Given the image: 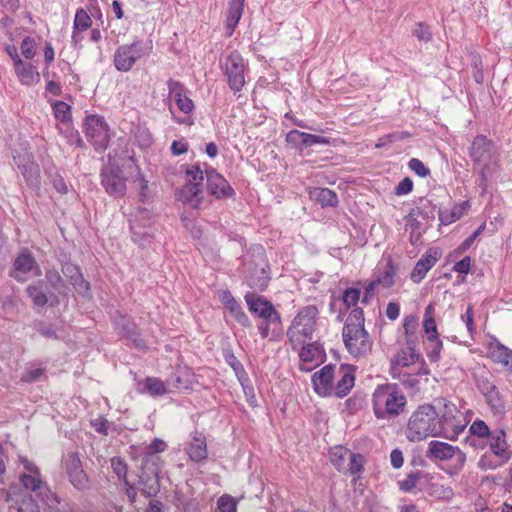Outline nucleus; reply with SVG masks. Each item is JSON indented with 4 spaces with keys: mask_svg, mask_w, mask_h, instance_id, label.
Instances as JSON below:
<instances>
[{
    "mask_svg": "<svg viewBox=\"0 0 512 512\" xmlns=\"http://www.w3.org/2000/svg\"><path fill=\"white\" fill-rule=\"evenodd\" d=\"M438 412L431 404H422L410 415L405 436L409 442H420L428 437H437Z\"/></svg>",
    "mask_w": 512,
    "mask_h": 512,
    "instance_id": "7ed1b4c3",
    "label": "nucleus"
},
{
    "mask_svg": "<svg viewBox=\"0 0 512 512\" xmlns=\"http://www.w3.org/2000/svg\"><path fill=\"white\" fill-rule=\"evenodd\" d=\"M45 283L48 287L53 290L56 295L62 294L66 289V284L61 276L60 272L54 268L46 269L45 271Z\"/></svg>",
    "mask_w": 512,
    "mask_h": 512,
    "instance_id": "f704fd0d",
    "label": "nucleus"
},
{
    "mask_svg": "<svg viewBox=\"0 0 512 512\" xmlns=\"http://www.w3.org/2000/svg\"><path fill=\"white\" fill-rule=\"evenodd\" d=\"M29 273H32L34 276H40L42 272L34 256L29 250L24 249L15 258L10 276L17 282L23 283L27 280Z\"/></svg>",
    "mask_w": 512,
    "mask_h": 512,
    "instance_id": "4468645a",
    "label": "nucleus"
},
{
    "mask_svg": "<svg viewBox=\"0 0 512 512\" xmlns=\"http://www.w3.org/2000/svg\"><path fill=\"white\" fill-rule=\"evenodd\" d=\"M314 332V322H293L287 330V336L293 346V349L300 345H306L312 340Z\"/></svg>",
    "mask_w": 512,
    "mask_h": 512,
    "instance_id": "5701e85b",
    "label": "nucleus"
},
{
    "mask_svg": "<svg viewBox=\"0 0 512 512\" xmlns=\"http://www.w3.org/2000/svg\"><path fill=\"white\" fill-rule=\"evenodd\" d=\"M396 276V269L395 267L392 265L391 262H389L383 272H381L379 274V276L377 277V281L379 282L380 285H382L383 287L385 288H389L391 287L393 284H394V278Z\"/></svg>",
    "mask_w": 512,
    "mask_h": 512,
    "instance_id": "a18cd8bd",
    "label": "nucleus"
},
{
    "mask_svg": "<svg viewBox=\"0 0 512 512\" xmlns=\"http://www.w3.org/2000/svg\"><path fill=\"white\" fill-rule=\"evenodd\" d=\"M361 291L358 288H348L342 295V301L347 308L355 307L360 300Z\"/></svg>",
    "mask_w": 512,
    "mask_h": 512,
    "instance_id": "603ef678",
    "label": "nucleus"
},
{
    "mask_svg": "<svg viewBox=\"0 0 512 512\" xmlns=\"http://www.w3.org/2000/svg\"><path fill=\"white\" fill-rule=\"evenodd\" d=\"M469 431L472 435L478 436L479 438H486L491 435L490 429L487 426V424L480 419L475 420L471 424Z\"/></svg>",
    "mask_w": 512,
    "mask_h": 512,
    "instance_id": "5fc2aeb1",
    "label": "nucleus"
},
{
    "mask_svg": "<svg viewBox=\"0 0 512 512\" xmlns=\"http://www.w3.org/2000/svg\"><path fill=\"white\" fill-rule=\"evenodd\" d=\"M379 282L375 280H371L369 282H365L363 285L364 294L361 299V303L368 304L371 299L375 296V292L377 287L379 286Z\"/></svg>",
    "mask_w": 512,
    "mask_h": 512,
    "instance_id": "680f3d73",
    "label": "nucleus"
},
{
    "mask_svg": "<svg viewBox=\"0 0 512 512\" xmlns=\"http://www.w3.org/2000/svg\"><path fill=\"white\" fill-rule=\"evenodd\" d=\"M20 481L24 488L31 492L41 491L43 487V482L40 479V474H22L20 476Z\"/></svg>",
    "mask_w": 512,
    "mask_h": 512,
    "instance_id": "a19ab883",
    "label": "nucleus"
},
{
    "mask_svg": "<svg viewBox=\"0 0 512 512\" xmlns=\"http://www.w3.org/2000/svg\"><path fill=\"white\" fill-rule=\"evenodd\" d=\"M155 218L146 208H138L130 215L129 227L132 241L139 247L148 246L154 238Z\"/></svg>",
    "mask_w": 512,
    "mask_h": 512,
    "instance_id": "0eeeda50",
    "label": "nucleus"
},
{
    "mask_svg": "<svg viewBox=\"0 0 512 512\" xmlns=\"http://www.w3.org/2000/svg\"><path fill=\"white\" fill-rule=\"evenodd\" d=\"M217 504L220 512H236L237 510L236 502L230 495L221 496Z\"/></svg>",
    "mask_w": 512,
    "mask_h": 512,
    "instance_id": "052dcab7",
    "label": "nucleus"
},
{
    "mask_svg": "<svg viewBox=\"0 0 512 512\" xmlns=\"http://www.w3.org/2000/svg\"><path fill=\"white\" fill-rule=\"evenodd\" d=\"M484 397L494 414H502L504 412L505 401L497 387Z\"/></svg>",
    "mask_w": 512,
    "mask_h": 512,
    "instance_id": "e433bc0d",
    "label": "nucleus"
},
{
    "mask_svg": "<svg viewBox=\"0 0 512 512\" xmlns=\"http://www.w3.org/2000/svg\"><path fill=\"white\" fill-rule=\"evenodd\" d=\"M323 350L316 342L302 346L299 353L300 369L309 372L322 361Z\"/></svg>",
    "mask_w": 512,
    "mask_h": 512,
    "instance_id": "393cba45",
    "label": "nucleus"
},
{
    "mask_svg": "<svg viewBox=\"0 0 512 512\" xmlns=\"http://www.w3.org/2000/svg\"><path fill=\"white\" fill-rule=\"evenodd\" d=\"M310 198L321 205V207H336L338 205L337 194L329 189L316 187L310 191Z\"/></svg>",
    "mask_w": 512,
    "mask_h": 512,
    "instance_id": "7c9ffc66",
    "label": "nucleus"
},
{
    "mask_svg": "<svg viewBox=\"0 0 512 512\" xmlns=\"http://www.w3.org/2000/svg\"><path fill=\"white\" fill-rule=\"evenodd\" d=\"M425 456L433 462L446 461L456 457L460 468L463 467L466 460L465 454L458 447L437 440H432L428 444Z\"/></svg>",
    "mask_w": 512,
    "mask_h": 512,
    "instance_id": "dca6fc26",
    "label": "nucleus"
},
{
    "mask_svg": "<svg viewBox=\"0 0 512 512\" xmlns=\"http://www.w3.org/2000/svg\"><path fill=\"white\" fill-rule=\"evenodd\" d=\"M491 358L505 367L512 368V350L505 347L503 344L494 339L490 344Z\"/></svg>",
    "mask_w": 512,
    "mask_h": 512,
    "instance_id": "473e14b6",
    "label": "nucleus"
},
{
    "mask_svg": "<svg viewBox=\"0 0 512 512\" xmlns=\"http://www.w3.org/2000/svg\"><path fill=\"white\" fill-rule=\"evenodd\" d=\"M334 367L332 365L324 366L320 371L312 376V384L315 392L322 397H327L333 393Z\"/></svg>",
    "mask_w": 512,
    "mask_h": 512,
    "instance_id": "412c9836",
    "label": "nucleus"
},
{
    "mask_svg": "<svg viewBox=\"0 0 512 512\" xmlns=\"http://www.w3.org/2000/svg\"><path fill=\"white\" fill-rule=\"evenodd\" d=\"M488 438L489 448L493 455L502 459V462H508L512 457V451L508 449L504 430L494 431Z\"/></svg>",
    "mask_w": 512,
    "mask_h": 512,
    "instance_id": "bb28decb",
    "label": "nucleus"
},
{
    "mask_svg": "<svg viewBox=\"0 0 512 512\" xmlns=\"http://www.w3.org/2000/svg\"><path fill=\"white\" fill-rule=\"evenodd\" d=\"M84 132L86 138L99 153L105 151L109 145L108 125L103 117L89 115L84 120Z\"/></svg>",
    "mask_w": 512,
    "mask_h": 512,
    "instance_id": "f8f14e48",
    "label": "nucleus"
},
{
    "mask_svg": "<svg viewBox=\"0 0 512 512\" xmlns=\"http://www.w3.org/2000/svg\"><path fill=\"white\" fill-rule=\"evenodd\" d=\"M443 411L438 412L437 437L454 440L466 427L462 413L450 402H443Z\"/></svg>",
    "mask_w": 512,
    "mask_h": 512,
    "instance_id": "1a4fd4ad",
    "label": "nucleus"
},
{
    "mask_svg": "<svg viewBox=\"0 0 512 512\" xmlns=\"http://www.w3.org/2000/svg\"><path fill=\"white\" fill-rule=\"evenodd\" d=\"M58 130L61 134L64 135V137L67 139V142L70 145H76L77 147H81L83 144V141L79 135V132L75 130L71 124L69 126H58Z\"/></svg>",
    "mask_w": 512,
    "mask_h": 512,
    "instance_id": "de8ad7c7",
    "label": "nucleus"
},
{
    "mask_svg": "<svg viewBox=\"0 0 512 512\" xmlns=\"http://www.w3.org/2000/svg\"><path fill=\"white\" fill-rule=\"evenodd\" d=\"M413 189V181L409 177H405L402 179L398 185L395 187V194L397 196L407 195L409 194Z\"/></svg>",
    "mask_w": 512,
    "mask_h": 512,
    "instance_id": "338daca9",
    "label": "nucleus"
},
{
    "mask_svg": "<svg viewBox=\"0 0 512 512\" xmlns=\"http://www.w3.org/2000/svg\"><path fill=\"white\" fill-rule=\"evenodd\" d=\"M167 87L168 100L174 101L179 111L186 115L183 118L173 115L174 120L179 124L191 126L194 123V120L190 114L193 112L195 105L192 99L187 96L186 87L181 82L174 79H169L167 81ZM169 110L174 114L171 105H169Z\"/></svg>",
    "mask_w": 512,
    "mask_h": 512,
    "instance_id": "9d476101",
    "label": "nucleus"
},
{
    "mask_svg": "<svg viewBox=\"0 0 512 512\" xmlns=\"http://www.w3.org/2000/svg\"><path fill=\"white\" fill-rule=\"evenodd\" d=\"M6 501L9 503L11 512H38V505L28 492L17 494L10 489L7 492Z\"/></svg>",
    "mask_w": 512,
    "mask_h": 512,
    "instance_id": "b1692460",
    "label": "nucleus"
},
{
    "mask_svg": "<svg viewBox=\"0 0 512 512\" xmlns=\"http://www.w3.org/2000/svg\"><path fill=\"white\" fill-rule=\"evenodd\" d=\"M245 0H230L227 10L225 29L227 36H232L244 11Z\"/></svg>",
    "mask_w": 512,
    "mask_h": 512,
    "instance_id": "c756f323",
    "label": "nucleus"
},
{
    "mask_svg": "<svg viewBox=\"0 0 512 512\" xmlns=\"http://www.w3.org/2000/svg\"><path fill=\"white\" fill-rule=\"evenodd\" d=\"M70 284L79 295L84 297L89 295L90 284L87 280L84 279L82 273L77 278L73 279Z\"/></svg>",
    "mask_w": 512,
    "mask_h": 512,
    "instance_id": "13d9d810",
    "label": "nucleus"
},
{
    "mask_svg": "<svg viewBox=\"0 0 512 512\" xmlns=\"http://www.w3.org/2000/svg\"><path fill=\"white\" fill-rule=\"evenodd\" d=\"M110 462L111 468L118 479L125 482V479H127V464L125 461L120 457H113Z\"/></svg>",
    "mask_w": 512,
    "mask_h": 512,
    "instance_id": "8fccbe9b",
    "label": "nucleus"
},
{
    "mask_svg": "<svg viewBox=\"0 0 512 512\" xmlns=\"http://www.w3.org/2000/svg\"><path fill=\"white\" fill-rule=\"evenodd\" d=\"M186 184L180 191V200L193 208H199L202 197L203 181L206 179L205 168L199 163L190 165L186 169Z\"/></svg>",
    "mask_w": 512,
    "mask_h": 512,
    "instance_id": "6e6552de",
    "label": "nucleus"
},
{
    "mask_svg": "<svg viewBox=\"0 0 512 512\" xmlns=\"http://www.w3.org/2000/svg\"><path fill=\"white\" fill-rule=\"evenodd\" d=\"M13 160L18 169L21 170L26 184L32 189L39 190L41 185L40 168L34 161L32 153L24 148L23 153L13 154Z\"/></svg>",
    "mask_w": 512,
    "mask_h": 512,
    "instance_id": "ddd939ff",
    "label": "nucleus"
},
{
    "mask_svg": "<svg viewBox=\"0 0 512 512\" xmlns=\"http://www.w3.org/2000/svg\"><path fill=\"white\" fill-rule=\"evenodd\" d=\"M185 451L189 458L194 462H199L206 459L208 453L206 438L203 433L197 431L192 433L185 447Z\"/></svg>",
    "mask_w": 512,
    "mask_h": 512,
    "instance_id": "a878e982",
    "label": "nucleus"
},
{
    "mask_svg": "<svg viewBox=\"0 0 512 512\" xmlns=\"http://www.w3.org/2000/svg\"><path fill=\"white\" fill-rule=\"evenodd\" d=\"M139 485L141 493L147 498L156 496L157 493L159 492V483L156 477H148L146 479L141 478L139 481Z\"/></svg>",
    "mask_w": 512,
    "mask_h": 512,
    "instance_id": "79ce46f5",
    "label": "nucleus"
},
{
    "mask_svg": "<svg viewBox=\"0 0 512 512\" xmlns=\"http://www.w3.org/2000/svg\"><path fill=\"white\" fill-rule=\"evenodd\" d=\"M347 460L348 463L344 472H349L351 475H355L362 471L364 457L361 454L350 452Z\"/></svg>",
    "mask_w": 512,
    "mask_h": 512,
    "instance_id": "c03bdc74",
    "label": "nucleus"
},
{
    "mask_svg": "<svg viewBox=\"0 0 512 512\" xmlns=\"http://www.w3.org/2000/svg\"><path fill=\"white\" fill-rule=\"evenodd\" d=\"M406 405V396L396 384L378 385L372 394V408L378 420H394Z\"/></svg>",
    "mask_w": 512,
    "mask_h": 512,
    "instance_id": "f257e3e1",
    "label": "nucleus"
},
{
    "mask_svg": "<svg viewBox=\"0 0 512 512\" xmlns=\"http://www.w3.org/2000/svg\"><path fill=\"white\" fill-rule=\"evenodd\" d=\"M64 466L71 484L79 489H85L88 485V477L82 468V463L77 454H68Z\"/></svg>",
    "mask_w": 512,
    "mask_h": 512,
    "instance_id": "aec40b11",
    "label": "nucleus"
},
{
    "mask_svg": "<svg viewBox=\"0 0 512 512\" xmlns=\"http://www.w3.org/2000/svg\"><path fill=\"white\" fill-rule=\"evenodd\" d=\"M45 373V369L42 367L31 368L25 371L22 375L21 380L25 382L38 381Z\"/></svg>",
    "mask_w": 512,
    "mask_h": 512,
    "instance_id": "0e129e2a",
    "label": "nucleus"
},
{
    "mask_svg": "<svg viewBox=\"0 0 512 512\" xmlns=\"http://www.w3.org/2000/svg\"><path fill=\"white\" fill-rule=\"evenodd\" d=\"M349 454L350 451L343 447H335L331 452V462L338 471L344 472L346 470L345 461L348 459Z\"/></svg>",
    "mask_w": 512,
    "mask_h": 512,
    "instance_id": "ea45409f",
    "label": "nucleus"
},
{
    "mask_svg": "<svg viewBox=\"0 0 512 512\" xmlns=\"http://www.w3.org/2000/svg\"><path fill=\"white\" fill-rule=\"evenodd\" d=\"M469 207L468 201L453 205L450 209H439V220L443 225H449L460 219L464 211Z\"/></svg>",
    "mask_w": 512,
    "mask_h": 512,
    "instance_id": "2f4dec72",
    "label": "nucleus"
},
{
    "mask_svg": "<svg viewBox=\"0 0 512 512\" xmlns=\"http://www.w3.org/2000/svg\"><path fill=\"white\" fill-rule=\"evenodd\" d=\"M305 132L299 130H291L286 135V141L293 147L302 150L305 144Z\"/></svg>",
    "mask_w": 512,
    "mask_h": 512,
    "instance_id": "3c124183",
    "label": "nucleus"
},
{
    "mask_svg": "<svg viewBox=\"0 0 512 512\" xmlns=\"http://www.w3.org/2000/svg\"><path fill=\"white\" fill-rule=\"evenodd\" d=\"M343 341L347 351L355 358L371 351L372 341L364 322H348L343 327Z\"/></svg>",
    "mask_w": 512,
    "mask_h": 512,
    "instance_id": "423d86ee",
    "label": "nucleus"
},
{
    "mask_svg": "<svg viewBox=\"0 0 512 512\" xmlns=\"http://www.w3.org/2000/svg\"><path fill=\"white\" fill-rule=\"evenodd\" d=\"M62 272L65 277L71 282L81 274L80 268L73 263H65L62 265Z\"/></svg>",
    "mask_w": 512,
    "mask_h": 512,
    "instance_id": "774afa93",
    "label": "nucleus"
},
{
    "mask_svg": "<svg viewBox=\"0 0 512 512\" xmlns=\"http://www.w3.org/2000/svg\"><path fill=\"white\" fill-rule=\"evenodd\" d=\"M92 25V19L90 15L85 11L83 8H79L76 11L74 22H73V29L78 31H86L88 30Z\"/></svg>",
    "mask_w": 512,
    "mask_h": 512,
    "instance_id": "37998d69",
    "label": "nucleus"
},
{
    "mask_svg": "<svg viewBox=\"0 0 512 512\" xmlns=\"http://www.w3.org/2000/svg\"><path fill=\"white\" fill-rule=\"evenodd\" d=\"M409 137H410V134L408 132L395 131V132H392V133L382 136L379 139V142L376 144V147H382V146L386 145L387 143L402 141Z\"/></svg>",
    "mask_w": 512,
    "mask_h": 512,
    "instance_id": "864d4df0",
    "label": "nucleus"
},
{
    "mask_svg": "<svg viewBox=\"0 0 512 512\" xmlns=\"http://www.w3.org/2000/svg\"><path fill=\"white\" fill-rule=\"evenodd\" d=\"M505 463L506 462H502V459H499L497 457L494 458L492 455L485 453L479 459L478 467L484 471L494 470Z\"/></svg>",
    "mask_w": 512,
    "mask_h": 512,
    "instance_id": "09e8293b",
    "label": "nucleus"
},
{
    "mask_svg": "<svg viewBox=\"0 0 512 512\" xmlns=\"http://www.w3.org/2000/svg\"><path fill=\"white\" fill-rule=\"evenodd\" d=\"M479 175L478 185L486 190L487 182L498 163V150L495 143L484 135H477L468 150Z\"/></svg>",
    "mask_w": 512,
    "mask_h": 512,
    "instance_id": "f03ea898",
    "label": "nucleus"
},
{
    "mask_svg": "<svg viewBox=\"0 0 512 512\" xmlns=\"http://www.w3.org/2000/svg\"><path fill=\"white\" fill-rule=\"evenodd\" d=\"M26 293L34 306L42 308L46 305H56L59 303L56 293L48 287L44 280H37L26 287Z\"/></svg>",
    "mask_w": 512,
    "mask_h": 512,
    "instance_id": "a211bd4d",
    "label": "nucleus"
},
{
    "mask_svg": "<svg viewBox=\"0 0 512 512\" xmlns=\"http://www.w3.org/2000/svg\"><path fill=\"white\" fill-rule=\"evenodd\" d=\"M152 49V41L136 38L133 42L116 48L113 65L119 72H129L139 61L149 57Z\"/></svg>",
    "mask_w": 512,
    "mask_h": 512,
    "instance_id": "39448f33",
    "label": "nucleus"
},
{
    "mask_svg": "<svg viewBox=\"0 0 512 512\" xmlns=\"http://www.w3.org/2000/svg\"><path fill=\"white\" fill-rule=\"evenodd\" d=\"M101 183L106 192L114 197H121L125 194L126 183L122 170L119 167L108 166L101 171Z\"/></svg>",
    "mask_w": 512,
    "mask_h": 512,
    "instance_id": "6ab92c4d",
    "label": "nucleus"
},
{
    "mask_svg": "<svg viewBox=\"0 0 512 512\" xmlns=\"http://www.w3.org/2000/svg\"><path fill=\"white\" fill-rule=\"evenodd\" d=\"M20 49H21L22 55L26 59H28V60L32 59L36 54L35 40L31 37L24 38L23 41L21 42Z\"/></svg>",
    "mask_w": 512,
    "mask_h": 512,
    "instance_id": "bf43d9fd",
    "label": "nucleus"
},
{
    "mask_svg": "<svg viewBox=\"0 0 512 512\" xmlns=\"http://www.w3.org/2000/svg\"><path fill=\"white\" fill-rule=\"evenodd\" d=\"M14 70L19 82L25 86H33L40 82V73L31 63L18 60Z\"/></svg>",
    "mask_w": 512,
    "mask_h": 512,
    "instance_id": "cd10ccee",
    "label": "nucleus"
},
{
    "mask_svg": "<svg viewBox=\"0 0 512 512\" xmlns=\"http://www.w3.org/2000/svg\"><path fill=\"white\" fill-rule=\"evenodd\" d=\"M391 370L394 376L427 375L429 370L421 357L413 340H408L406 345L400 348L391 360Z\"/></svg>",
    "mask_w": 512,
    "mask_h": 512,
    "instance_id": "20e7f679",
    "label": "nucleus"
},
{
    "mask_svg": "<svg viewBox=\"0 0 512 512\" xmlns=\"http://www.w3.org/2000/svg\"><path fill=\"white\" fill-rule=\"evenodd\" d=\"M203 166H205L206 188L208 193L219 200L232 198L235 195V191L229 182L213 167L205 163Z\"/></svg>",
    "mask_w": 512,
    "mask_h": 512,
    "instance_id": "2eb2a0df",
    "label": "nucleus"
},
{
    "mask_svg": "<svg viewBox=\"0 0 512 512\" xmlns=\"http://www.w3.org/2000/svg\"><path fill=\"white\" fill-rule=\"evenodd\" d=\"M432 491L435 496L441 499H451L454 495V492L451 487L440 485V484H434L432 486Z\"/></svg>",
    "mask_w": 512,
    "mask_h": 512,
    "instance_id": "69168bd1",
    "label": "nucleus"
},
{
    "mask_svg": "<svg viewBox=\"0 0 512 512\" xmlns=\"http://www.w3.org/2000/svg\"><path fill=\"white\" fill-rule=\"evenodd\" d=\"M318 308L315 305L303 307L294 320H315L318 316Z\"/></svg>",
    "mask_w": 512,
    "mask_h": 512,
    "instance_id": "e2e57ef3",
    "label": "nucleus"
},
{
    "mask_svg": "<svg viewBox=\"0 0 512 512\" xmlns=\"http://www.w3.org/2000/svg\"><path fill=\"white\" fill-rule=\"evenodd\" d=\"M221 301L230 311L232 317L239 320L240 318L245 316L240 304L236 301V299L232 296V294L229 291H225L222 293Z\"/></svg>",
    "mask_w": 512,
    "mask_h": 512,
    "instance_id": "58836bf2",
    "label": "nucleus"
},
{
    "mask_svg": "<svg viewBox=\"0 0 512 512\" xmlns=\"http://www.w3.org/2000/svg\"><path fill=\"white\" fill-rule=\"evenodd\" d=\"M413 35L421 42H429L432 40V33L427 24L424 22H419L416 24L415 29L413 30Z\"/></svg>",
    "mask_w": 512,
    "mask_h": 512,
    "instance_id": "6e6d98bb",
    "label": "nucleus"
},
{
    "mask_svg": "<svg viewBox=\"0 0 512 512\" xmlns=\"http://www.w3.org/2000/svg\"><path fill=\"white\" fill-rule=\"evenodd\" d=\"M441 254L437 249H428L421 258L416 262L410 278L414 283H420L426 276L427 272L437 263Z\"/></svg>",
    "mask_w": 512,
    "mask_h": 512,
    "instance_id": "4be33fe9",
    "label": "nucleus"
},
{
    "mask_svg": "<svg viewBox=\"0 0 512 512\" xmlns=\"http://www.w3.org/2000/svg\"><path fill=\"white\" fill-rule=\"evenodd\" d=\"M245 301L250 313L254 317H258L263 320H280V316L274 305L265 297L248 292L245 295Z\"/></svg>",
    "mask_w": 512,
    "mask_h": 512,
    "instance_id": "f3484780",
    "label": "nucleus"
},
{
    "mask_svg": "<svg viewBox=\"0 0 512 512\" xmlns=\"http://www.w3.org/2000/svg\"><path fill=\"white\" fill-rule=\"evenodd\" d=\"M51 107L54 117L59 122L58 126H69L72 122L71 106L64 101H52Z\"/></svg>",
    "mask_w": 512,
    "mask_h": 512,
    "instance_id": "72a5a7b5",
    "label": "nucleus"
},
{
    "mask_svg": "<svg viewBox=\"0 0 512 512\" xmlns=\"http://www.w3.org/2000/svg\"><path fill=\"white\" fill-rule=\"evenodd\" d=\"M247 63L238 51H232L221 64L229 88L237 94L245 85V70Z\"/></svg>",
    "mask_w": 512,
    "mask_h": 512,
    "instance_id": "9b49d317",
    "label": "nucleus"
},
{
    "mask_svg": "<svg viewBox=\"0 0 512 512\" xmlns=\"http://www.w3.org/2000/svg\"><path fill=\"white\" fill-rule=\"evenodd\" d=\"M142 392L152 397L163 396L167 393V387L163 381L156 377H147L143 381Z\"/></svg>",
    "mask_w": 512,
    "mask_h": 512,
    "instance_id": "c9c22d12",
    "label": "nucleus"
},
{
    "mask_svg": "<svg viewBox=\"0 0 512 512\" xmlns=\"http://www.w3.org/2000/svg\"><path fill=\"white\" fill-rule=\"evenodd\" d=\"M408 167L419 177L425 178L430 175V169L418 158H411L408 162Z\"/></svg>",
    "mask_w": 512,
    "mask_h": 512,
    "instance_id": "4d7b16f0",
    "label": "nucleus"
},
{
    "mask_svg": "<svg viewBox=\"0 0 512 512\" xmlns=\"http://www.w3.org/2000/svg\"><path fill=\"white\" fill-rule=\"evenodd\" d=\"M271 322H261L258 325V331L262 338H269L270 340H276L282 335V329L275 325L273 329H270ZM273 324H277V322H272Z\"/></svg>",
    "mask_w": 512,
    "mask_h": 512,
    "instance_id": "49530a36",
    "label": "nucleus"
},
{
    "mask_svg": "<svg viewBox=\"0 0 512 512\" xmlns=\"http://www.w3.org/2000/svg\"><path fill=\"white\" fill-rule=\"evenodd\" d=\"M339 379L333 389L338 398L345 397L354 386V370L351 366L342 365L338 371Z\"/></svg>",
    "mask_w": 512,
    "mask_h": 512,
    "instance_id": "c85d7f7f",
    "label": "nucleus"
},
{
    "mask_svg": "<svg viewBox=\"0 0 512 512\" xmlns=\"http://www.w3.org/2000/svg\"><path fill=\"white\" fill-rule=\"evenodd\" d=\"M423 477L424 472L422 471L410 472L405 479L398 481V487L405 493H411Z\"/></svg>",
    "mask_w": 512,
    "mask_h": 512,
    "instance_id": "4c0bfd02",
    "label": "nucleus"
}]
</instances>
